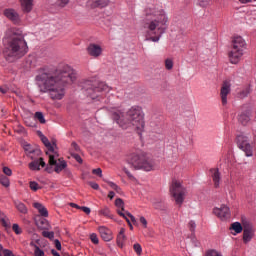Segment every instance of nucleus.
Wrapping results in <instances>:
<instances>
[{
  "label": "nucleus",
  "mask_w": 256,
  "mask_h": 256,
  "mask_svg": "<svg viewBox=\"0 0 256 256\" xmlns=\"http://www.w3.org/2000/svg\"><path fill=\"white\" fill-rule=\"evenodd\" d=\"M36 79L43 85V93H49L53 101H61L65 97V86L73 83L77 76L71 66L60 64L57 68H45Z\"/></svg>",
  "instance_id": "nucleus-1"
},
{
  "label": "nucleus",
  "mask_w": 256,
  "mask_h": 256,
  "mask_svg": "<svg viewBox=\"0 0 256 256\" xmlns=\"http://www.w3.org/2000/svg\"><path fill=\"white\" fill-rule=\"evenodd\" d=\"M112 119L121 127V129L137 130L138 135L145 129V120H143V111L139 106H132L126 113L121 108H112Z\"/></svg>",
  "instance_id": "nucleus-2"
},
{
  "label": "nucleus",
  "mask_w": 256,
  "mask_h": 256,
  "mask_svg": "<svg viewBox=\"0 0 256 256\" xmlns=\"http://www.w3.org/2000/svg\"><path fill=\"white\" fill-rule=\"evenodd\" d=\"M3 55L8 63H13L27 55V42L23 35L17 34L13 29H8L3 38Z\"/></svg>",
  "instance_id": "nucleus-3"
},
{
  "label": "nucleus",
  "mask_w": 256,
  "mask_h": 256,
  "mask_svg": "<svg viewBox=\"0 0 256 256\" xmlns=\"http://www.w3.org/2000/svg\"><path fill=\"white\" fill-rule=\"evenodd\" d=\"M82 91L86 97H90V99H97V97H101V95H105V93H109L111 89L105 82H93L91 80H86L82 83Z\"/></svg>",
  "instance_id": "nucleus-4"
},
{
  "label": "nucleus",
  "mask_w": 256,
  "mask_h": 256,
  "mask_svg": "<svg viewBox=\"0 0 256 256\" xmlns=\"http://www.w3.org/2000/svg\"><path fill=\"white\" fill-rule=\"evenodd\" d=\"M236 145L241 151H243L245 157H253V155H255V142L251 141L249 134H238L236 136Z\"/></svg>",
  "instance_id": "nucleus-5"
},
{
  "label": "nucleus",
  "mask_w": 256,
  "mask_h": 256,
  "mask_svg": "<svg viewBox=\"0 0 256 256\" xmlns=\"http://www.w3.org/2000/svg\"><path fill=\"white\" fill-rule=\"evenodd\" d=\"M128 164L132 169H143L144 171H153V162L147 159L145 153L132 154L128 159Z\"/></svg>",
  "instance_id": "nucleus-6"
},
{
  "label": "nucleus",
  "mask_w": 256,
  "mask_h": 256,
  "mask_svg": "<svg viewBox=\"0 0 256 256\" xmlns=\"http://www.w3.org/2000/svg\"><path fill=\"white\" fill-rule=\"evenodd\" d=\"M245 49V40L241 36L234 37L232 41V50L229 53L230 63L236 65L239 63V59L243 57V51Z\"/></svg>",
  "instance_id": "nucleus-7"
},
{
  "label": "nucleus",
  "mask_w": 256,
  "mask_h": 256,
  "mask_svg": "<svg viewBox=\"0 0 256 256\" xmlns=\"http://www.w3.org/2000/svg\"><path fill=\"white\" fill-rule=\"evenodd\" d=\"M170 195L175 201L176 205L181 207L183 205V202L185 201L187 190L185 189V187H183V185H181V182L173 181L172 185L170 186Z\"/></svg>",
  "instance_id": "nucleus-8"
},
{
  "label": "nucleus",
  "mask_w": 256,
  "mask_h": 256,
  "mask_svg": "<svg viewBox=\"0 0 256 256\" xmlns=\"http://www.w3.org/2000/svg\"><path fill=\"white\" fill-rule=\"evenodd\" d=\"M161 22L158 20H153L149 23H146L144 25L145 29H148L146 31V40L147 41H153L154 43H157L159 39H161Z\"/></svg>",
  "instance_id": "nucleus-9"
},
{
  "label": "nucleus",
  "mask_w": 256,
  "mask_h": 256,
  "mask_svg": "<svg viewBox=\"0 0 256 256\" xmlns=\"http://www.w3.org/2000/svg\"><path fill=\"white\" fill-rule=\"evenodd\" d=\"M242 225H243V243L247 245V243H250L251 239L255 237V228L253 227V224L245 218H242Z\"/></svg>",
  "instance_id": "nucleus-10"
},
{
  "label": "nucleus",
  "mask_w": 256,
  "mask_h": 256,
  "mask_svg": "<svg viewBox=\"0 0 256 256\" xmlns=\"http://www.w3.org/2000/svg\"><path fill=\"white\" fill-rule=\"evenodd\" d=\"M3 15L11 21L14 25H21V15L13 8H6L3 10Z\"/></svg>",
  "instance_id": "nucleus-11"
},
{
  "label": "nucleus",
  "mask_w": 256,
  "mask_h": 256,
  "mask_svg": "<svg viewBox=\"0 0 256 256\" xmlns=\"http://www.w3.org/2000/svg\"><path fill=\"white\" fill-rule=\"evenodd\" d=\"M213 214L221 219V221H227V219L231 218V210L226 205H222L220 208H214Z\"/></svg>",
  "instance_id": "nucleus-12"
},
{
  "label": "nucleus",
  "mask_w": 256,
  "mask_h": 256,
  "mask_svg": "<svg viewBox=\"0 0 256 256\" xmlns=\"http://www.w3.org/2000/svg\"><path fill=\"white\" fill-rule=\"evenodd\" d=\"M87 54L94 59H99L103 55V47L96 43H90L86 48Z\"/></svg>",
  "instance_id": "nucleus-13"
},
{
  "label": "nucleus",
  "mask_w": 256,
  "mask_h": 256,
  "mask_svg": "<svg viewBox=\"0 0 256 256\" xmlns=\"http://www.w3.org/2000/svg\"><path fill=\"white\" fill-rule=\"evenodd\" d=\"M49 165H55V173H61L63 169L67 168V162L63 159L55 160V156L53 154H49Z\"/></svg>",
  "instance_id": "nucleus-14"
},
{
  "label": "nucleus",
  "mask_w": 256,
  "mask_h": 256,
  "mask_svg": "<svg viewBox=\"0 0 256 256\" xmlns=\"http://www.w3.org/2000/svg\"><path fill=\"white\" fill-rule=\"evenodd\" d=\"M231 93V83L224 81L220 89L221 103L223 106L227 105V97Z\"/></svg>",
  "instance_id": "nucleus-15"
},
{
  "label": "nucleus",
  "mask_w": 256,
  "mask_h": 256,
  "mask_svg": "<svg viewBox=\"0 0 256 256\" xmlns=\"http://www.w3.org/2000/svg\"><path fill=\"white\" fill-rule=\"evenodd\" d=\"M212 181L214 183V187L218 189L220 183H221V172L218 168H212L210 169Z\"/></svg>",
  "instance_id": "nucleus-16"
},
{
  "label": "nucleus",
  "mask_w": 256,
  "mask_h": 256,
  "mask_svg": "<svg viewBox=\"0 0 256 256\" xmlns=\"http://www.w3.org/2000/svg\"><path fill=\"white\" fill-rule=\"evenodd\" d=\"M87 5L91 9H97V7H107L109 5V0H88Z\"/></svg>",
  "instance_id": "nucleus-17"
},
{
  "label": "nucleus",
  "mask_w": 256,
  "mask_h": 256,
  "mask_svg": "<svg viewBox=\"0 0 256 256\" xmlns=\"http://www.w3.org/2000/svg\"><path fill=\"white\" fill-rule=\"evenodd\" d=\"M100 236L102 237L103 241H111L113 239V235L111 234V230H109L105 226H100L98 228Z\"/></svg>",
  "instance_id": "nucleus-18"
},
{
  "label": "nucleus",
  "mask_w": 256,
  "mask_h": 256,
  "mask_svg": "<svg viewBox=\"0 0 256 256\" xmlns=\"http://www.w3.org/2000/svg\"><path fill=\"white\" fill-rule=\"evenodd\" d=\"M45 165V160L39 158L29 163V169H31V171H40L41 167H45Z\"/></svg>",
  "instance_id": "nucleus-19"
},
{
  "label": "nucleus",
  "mask_w": 256,
  "mask_h": 256,
  "mask_svg": "<svg viewBox=\"0 0 256 256\" xmlns=\"http://www.w3.org/2000/svg\"><path fill=\"white\" fill-rule=\"evenodd\" d=\"M238 121H239V123H241V125H247L249 123V121H251V111L247 110L245 112H242L238 116Z\"/></svg>",
  "instance_id": "nucleus-20"
},
{
  "label": "nucleus",
  "mask_w": 256,
  "mask_h": 256,
  "mask_svg": "<svg viewBox=\"0 0 256 256\" xmlns=\"http://www.w3.org/2000/svg\"><path fill=\"white\" fill-rule=\"evenodd\" d=\"M33 208L37 209L38 213H40L41 217H49V211H47V208L39 203V202H35L33 203Z\"/></svg>",
  "instance_id": "nucleus-21"
},
{
  "label": "nucleus",
  "mask_w": 256,
  "mask_h": 256,
  "mask_svg": "<svg viewBox=\"0 0 256 256\" xmlns=\"http://www.w3.org/2000/svg\"><path fill=\"white\" fill-rule=\"evenodd\" d=\"M20 3L24 13H31L33 10V0H20Z\"/></svg>",
  "instance_id": "nucleus-22"
},
{
  "label": "nucleus",
  "mask_w": 256,
  "mask_h": 256,
  "mask_svg": "<svg viewBox=\"0 0 256 256\" xmlns=\"http://www.w3.org/2000/svg\"><path fill=\"white\" fill-rule=\"evenodd\" d=\"M117 213H118V215H120V217H123L127 221L130 229H133V225L131 224V221H132V223H135V221H136L135 216H133L129 212L123 213V212H121V210H117ZM127 217H129L131 220H129V218H127Z\"/></svg>",
  "instance_id": "nucleus-23"
},
{
  "label": "nucleus",
  "mask_w": 256,
  "mask_h": 256,
  "mask_svg": "<svg viewBox=\"0 0 256 256\" xmlns=\"http://www.w3.org/2000/svg\"><path fill=\"white\" fill-rule=\"evenodd\" d=\"M36 225L38 229H41V231H49L51 229V224H49V221L45 218H41L40 220L36 221Z\"/></svg>",
  "instance_id": "nucleus-24"
},
{
  "label": "nucleus",
  "mask_w": 256,
  "mask_h": 256,
  "mask_svg": "<svg viewBox=\"0 0 256 256\" xmlns=\"http://www.w3.org/2000/svg\"><path fill=\"white\" fill-rule=\"evenodd\" d=\"M38 134L43 145H45L48 151H50V153H55V149L53 148V145L51 144V142H49V139L45 135H43L42 132H38Z\"/></svg>",
  "instance_id": "nucleus-25"
},
{
  "label": "nucleus",
  "mask_w": 256,
  "mask_h": 256,
  "mask_svg": "<svg viewBox=\"0 0 256 256\" xmlns=\"http://www.w3.org/2000/svg\"><path fill=\"white\" fill-rule=\"evenodd\" d=\"M169 28V17H167V14L162 11L161 13V33H165L167 29Z\"/></svg>",
  "instance_id": "nucleus-26"
},
{
  "label": "nucleus",
  "mask_w": 256,
  "mask_h": 256,
  "mask_svg": "<svg viewBox=\"0 0 256 256\" xmlns=\"http://www.w3.org/2000/svg\"><path fill=\"white\" fill-rule=\"evenodd\" d=\"M127 237L125 236V228H121L120 232L117 236V245L120 248H123V245L125 244Z\"/></svg>",
  "instance_id": "nucleus-27"
},
{
  "label": "nucleus",
  "mask_w": 256,
  "mask_h": 256,
  "mask_svg": "<svg viewBox=\"0 0 256 256\" xmlns=\"http://www.w3.org/2000/svg\"><path fill=\"white\" fill-rule=\"evenodd\" d=\"M14 205H15L17 211H19V213H22L23 215H27L28 209H27V206L25 204H23V202H21L19 200H15Z\"/></svg>",
  "instance_id": "nucleus-28"
},
{
  "label": "nucleus",
  "mask_w": 256,
  "mask_h": 256,
  "mask_svg": "<svg viewBox=\"0 0 256 256\" xmlns=\"http://www.w3.org/2000/svg\"><path fill=\"white\" fill-rule=\"evenodd\" d=\"M251 93V87L250 86H246L245 88H243L242 90H240L237 94L238 99H245L247 97H249Z\"/></svg>",
  "instance_id": "nucleus-29"
},
{
  "label": "nucleus",
  "mask_w": 256,
  "mask_h": 256,
  "mask_svg": "<svg viewBox=\"0 0 256 256\" xmlns=\"http://www.w3.org/2000/svg\"><path fill=\"white\" fill-rule=\"evenodd\" d=\"M230 229H232V231H235V233L239 234L243 232V222H234L231 224Z\"/></svg>",
  "instance_id": "nucleus-30"
},
{
  "label": "nucleus",
  "mask_w": 256,
  "mask_h": 256,
  "mask_svg": "<svg viewBox=\"0 0 256 256\" xmlns=\"http://www.w3.org/2000/svg\"><path fill=\"white\" fill-rule=\"evenodd\" d=\"M98 213L99 215H103V217H107L108 219L113 218V215L111 214V210L107 206H104L102 209H100Z\"/></svg>",
  "instance_id": "nucleus-31"
},
{
  "label": "nucleus",
  "mask_w": 256,
  "mask_h": 256,
  "mask_svg": "<svg viewBox=\"0 0 256 256\" xmlns=\"http://www.w3.org/2000/svg\"><path fill=\"white\" fill-rule=\"evenodd\" d=\"M0 256H15V254H13V251L3 248V245L0 244Z\"/></svg>",
  "instance_id": "nucleus-32"
},
{
  "label": "nucleus",
  "mask_w": 256,
  "mask_h": 256,
  "mask_svg": "<svg viewBox=\"0 0 256 256\" xmlns=\"http://www.w3.org/2000/svg\"><path fill=\"white\" fill-rule=\"evenodd\" d=\"M30 245L35 248L34 250L35 256H45V252L41 250V248H39V246H37L35 243L31 242Z\"/></svg>",
  "instance_id": "nucleus-33"
},
{
  "label": "nucleus",
  "mask_w": 256,
  "mask_h": 256,
  "mask_svg": "<svg viewBox=\"0 0 256 256\" xmlns=\"http://www.w3.org/2000/svg\"><path fill=\"white\" fill-rule=\"evenodd\" d=\"M0 184L3 185V187H9L11 185V182L9 181V178L5 175H0Z\"/></svg>",
  "instance_id": "nucleus-34"
},
{
  "label": "nucleus",
  "mask_w": 256,
  "mask_h": 256,
  "mask_svg": "<svg viewBox=\"0 0 256 256\" xmlns=\"http://www.w3.org/2000/svg\"><path fill=\"white\" fill-rule=\"evenodd\" d=\"M35 119H37V121H39V123L41 124H45L46 120H45V116L43 115V112H36L34 114Z\"/></svg>",
  "instance_id": "nucleus-35"
},
{
  "label": "nucleus",
  "mask_w": 256,
  "mask_h": 256,
  "mask_svg": "<svg viewBox=\"0 0 256 256\" xmlns=\"http://www.w3.org/2000/svg\"><path fill=\"white\" fill-rule=\"evenodd\" d=\"M115 205L118 209H121V211H125V202H123V199L117 198L115 200Z\"/></svg>",
  "instance_id": "nucleus-36"
},
{
  "label": "nucleus",
  "mask_w": 256,
  "mask_h": 256,
  "mask_svg": "<svg viewBox=\"0 0 256 256\" xmlns=\"http://www.w3.org/2000/svg\"><path fill=\"white\" fill-rule=\"evenodd\" d=\"M164 65H165V69H167V71H171V69H173V59L167 58L164 62Z\"/></svg>",
  "instance_id": "nucleus-37"
},
{
  "label": "nucleus",
  "mask_w": 256,
  "mask_h": 256,
  "mask_svg": "<svg viewBox=\"0 0 256 256\" xmlns=\"http://www.w3.org/2000/svg\"><path fill=\"white\" fill-rule=\"evenodd\" d=\"M29 187H30L31 191H39V189H41V186H39V183H37L35 181H30Z\"/></svg>",
  "instance_id": "nucleus-38"
},
{
  "label": "nucleus",
  "mask_w": 256,
  "mask_h": 256,
  "mask_svg": "<svg viewBox=\"0 0 256 256\" xmlns=\"http://www.w3.org/2000/svg\"><path fill=\"white\" fill-rule=\"evenodd\" d=\"M42 236L45 237L46 239H55V232H49L47 230H44L42 232Z\"/></svg>",
  "instance_id": "nucleus-39"
},
{
  "label": "nucleus",
  "mask_w": 256,
  "mask_h": 256,
  "mask_svg": "<svg viewBox=\"0 0 256 256\" xmlns=\"http://www.w3.org/2000/svg\"><path fill=\"white\" fill-rule=\"evenodd\" d=\"M107 183H108L109 187H111V189L116 191V193H121V187H119L117 184H115L114 182H111V181H108Z\"/></svg>",
  "instance_id": "nucleus-40"
},
{
  "label": "nucleus",
  "mask_w": 256,
  "mask_h": 256,
  "mask_svg": "<svg viewBox=\"0 0 256 256\" xmlns=\"http://www.w3.org/2000/svg\"><path fill=\"white\" fill-rule=\"evenodd\" d=\"M133 249H134L136 255H141V253H143V248L141 247V244H139V243L134 244Z\"/></svg>",
  "instance_id": "nucleus-41"
},
{
  "label": "nucleus",
  "mask_w": 256,
  "mask_h": 256,
  "mask_svg": "<svg viewBox=\"0 0 256 256\" xmlns=\"http://www.w3.org/2000/svg\"><path fill=\"white\" fill-rule=\"evenodd\" d=\"M12 230L14 231V233H16V235H21L23 233V230L21 229V227H19L18 224H13Z\"/></svg>",
  "instance_id": "nucleus-42"
},
{
  "label": "nucleus",
  "mask_w": 256,
  "mask_h": 256,
  "mask_svg": "<svg viewBox=\"0 0 256 256\" xmlns=\"http://www.w3.org/2000/svg\"><path fill=\"white\" fill-rule=\"evenodd\" d=\"M26 64H27L28 67H33V65H35V57L28 56L26 58Z\"/></svg>",
  "instance_id": "nucleus-43"
},
{
  "label": "nucleus",
  "mask_w": 256,
  "mask_h": 256,
  "mask_svg": "<svg viewBox=\"0 0 256 256\" xmlns=\"http://www.w3.org/2000/svg\"><path fill=\"white\" fill-rule=\"evenodd\" d=\"M204 256H223L217 250H208Z\"/></svg>",
  "instance_id": "nucleus-44"
},
{
  "label": "nucleus",
  "mask_w": 256,
  "mask_h": 256,
  "mask_svg": "<svg viewBox=\"0 0 256 256\" xmlns=\"http://www.w3.org/2000/svg\"><path fill=\"white\" fill-rule=\"evenodd\" d=\"M90 240L92 241V243H94V245H99V238L97 237V234H91Z\"/></svg>",
  "instance_id": "nucleus-45"
},
{
  "label": "nucleus",
  "mask_w": 256,
  "mask_h": 256,
  "mask_svg": "<svg viewBox=\"0 0 256 256\" xmlns=\"http://www.w3.org/2000/svg\"><path fill=\"white\" fill-rule=\"evenodd\" d=\"M3 173L4 175H7V177H11V175H13V171L7 166L3 167Z\"/></svg>",
  "instance_id": "nucleus-46"
},
{
  "label": "nucleus",
  "mask_w": 256,
  "mask_h": 256,
  "mask_svg": "<svg viewBox=\"0 0 256 256\" xmlns=\"http://www.w3.org/2000/svg\"><path fill=\"white\" fill-rule=\"evenodd\" d=\"M93 175H97L98 177H103V170L101 168H96L92 170Z\"/></svg>",
  "instance_id": "nucleus-47"
},
{
  "label": "nucleus",
  "mask_w": 256,
  "mask_h": 256,
  "mask_svg": "<svg viewBox=\"0 0 256 256\" xmlns=\"http://www.w3.org/2000/svg\"><path fill=\"white\" fill-rule=\"evenodd\" d=\"M73 159H75L77 161V163H83V159H81V156L77 153H72L71 154Z\"/></svg>",
  "instance_id": "nucleus-48"
},
{
  "label": "nucleus",
  "mask_w": 256,
  "mask_h": 256,
  "mask_svg": "<svg viewBox=\"0 0 256 256\" xmlns=\"http://www.w3.org/2000/svg\"><path fill=\"white\" fill-rule=\"evenodd\" d=\"M211 3V0H199L200 7H207Z\"/></svg>",
  "instance_id": "nucleus-49"
},
{
  "label": "nucleus",
  "mask_w": 256,
  "mask_h": 256,
  "mask_svg": "<svg viewBox=\"0 0 256 256\" xmlns=\"http://www.w3.org/2000/svg\"><path fill=\"white\" fill-rule=\"evenodd\" d=\"M0 93H2V95H6V93H9V87L7 86H1L0 87Z\"/></svg>",
  "instance_id": "nucleus-50"
},
{
  "label": "nucleus",
  "mask_w": 256,
  "mask_h": 256,
  "mask_svg": "<svg viewBox=\"0 0 256 256\" xmlns=\"http://www.w3.org/2000/svg\"><path fill=\"white\" fill-rule=\"evenodd\" d=\"M80 209H81V211L86 213V215H89L91 213V208H89L87 206H82V207H80Z\"/></svg>",
  "instance_id": "nucleus-51"
},
{
  "label": "nucleus",
  "mask_w": 256,
  "mask_h": 256,
  "mask_svg": "<svg viewBox=\"0 0 256 256\" xmlns=\"http://www.w3.org/2000/svg\"><path fill=\"white\" fill-rule=\"evenodd\" d=\"M89 185L92 189H95V191H99V184L95 182H89Z\"/></svg>",
  "instance_id": "nucleus-52"
},
{
  "label": "nucleus",
  "mask_w": 256,
  "mask_h": 256,
  "mask_svg": "<svg viewBox=\"0 0 256 256\" xmlns=\"http://www.w3.org/2000/svg\"><path fill=\"white\" fill-rule=\"evenodd\" d=\"M69 0H58V5L60 7H65V5H68Z\"/></svg>",
  "instance_id": "nucleus-53"
},
{
  "label": "nucleus",
  "mask_w": 256,
  "mask_h": 256,
  "mask_svg": "<svg viewBox=\"0 0 256 256\" xmlns=\"http://www.w3.org/2000/svg\"><path fill=\"white\" fill-rule=\"evenodd\" d=\"M195 227H197V225L195 224V221H190L189 222L190 231H195Z\"/></svg>",
  "instance_id": "nucleus-54"
},
{
  "label": "nucleus",
  "mask_w": 256,
  "mask_h": 256,
  "mask_svg": "<svg viewBox=\"0 0 256 256\" xmlns=\"http://www.w3.org/2000/svg\"><path fill=\"white\" fill-rule=\"evenodd\" d=\"M54 243H55L56 249H57L58 251H61V242H60L58 239H56V240L54 241Z\"/></svg>",
  "instance_id": "nucleus-55"
},
{
  "label": "nucleus",
  "mask_w": 256,
  "mask_h": 256,
  "mask_svg": "<svg viewBox=\"0 0 256 256\" xmlns=\"http://www.w3.org/2000/svg\"><path fill=\"white\" fill-rule=\"evenodd\" d=\"M123 171L127 175V177H129V179H133V175L131 174V172L128 171L127 168H123Z\"/></svg>",
  "instance_id": "nucleus-56"
},
{
  "label": "nucleus",
  "mask_w": 256,
  "mask_h": 256,
  "mask_svg": "<svg viewBox=\"0 0 256 256\" xmlns=\"http://www.w3.org/2000/svg\"><path fill=\"white\" fill-rule=\"evenodd\" d=\"M140 223H142L144 227H147V219H145V217H140Z\"/></svg>",
  "instance_id": "nucleus-57"
},
{
  "label": "nucleus",
  "mask_w": 256,
  "mask_h": 256,
  "mask_svg": "<svg viewBox=\"0 0 256 256\" xmlns=\"http://www.w3.org/2000/svg\"><path fill=\"white\" fill-rule=\"evenodd\" d=\"M25 151H28L29 153H35V150L31 149V146L30 145H27L25 147Z\"/></svg>",
  "instance_id": "nucleus-58"
},
{
  "label": "nucleus",
  "mask_w": 256,
  "mask_h": 256,
  "mask_svg": "<svg viewBox=\"0 0 256 256\" xmlns=\"http://www.w3.org/2000/svg\"><path fill=\"white\" fill-rule=\"evenodd\" d=\"M72 149H74L75 151H79V145H77V143L73 142Z\"/></svg>",
  "instance_id": "nucleus-59"
},
{
  "label": "nucleus",
  "mask_w": 256,
  "mask_h": 256,
  "mask_svg": "<svg viewBox=\"0 0 256 256\" xmlns=\"http://www.w3.org/2000/svg\"><path fill=\"white\" fill-rule=\"evenodd\" d=\"M0 222L2 223V225H3L4 227H7V220H6L5 218H1V219H0Z\"/></svg>",
  "instance_id": "nucleus-60"
},
{
  "label": "nucleus",
  "mask_w": 256,
  "mask_h": 256,
  "mask_svg": "<svg viewBox=\"0 0 256 256\" xmlns=\"http://www.w3.org/2000/svg\"><path fill=\"white\" fill-rule=\"evenodd\" d=\"M108 197H109V199H113V197H115V192L110 191V192L108 193Z\"/></svg>",
  "instance_id": "nucleus-61"
},
{
  "label": "nucleus",
  "mask_w": 256,
  "mask_h": 256,
  "mask_svg": "<svg viewBox=\"0 0 256 256\" xmlns=\"http://www.w3.org/2000/svg\"><path fill=\"white\" fill-rule=\"evenodd\" d=\"M70 206L74 207L75 209H81V207L75 203H71Z\"/></svg>",
  "instance_id": "nucleus-62"
},
{
  "label": "nucleus",
  "mask_w": 256,
  "mask_h": 256,
  "mask_svg": "<svg viewBox=\"0 0 256 256\" xmlns=\"http://www.w3.org/2000/svg\"><path fill=\"white\" fill-rule=\"evenodd\" d=\"M240 3H251L252 1H256V0H239Z\"/></svg>",
  "instance_id": "nucleus-63"
},
{
  "label": "nucleus",
  "mask_w": 256,
  "mask_h": 256,
  "mask_svg": "<svg viewBox=\"0 0 256 256\" xmlns=\"http://www.w3.org/2000/svg\"><path fill=\"white\" fill-rule=\"evenodd\" d=\"M254 141H256V130H253Z\"/></svg>",
  "instance_id": "nucleus-64"
}]
</instances>
